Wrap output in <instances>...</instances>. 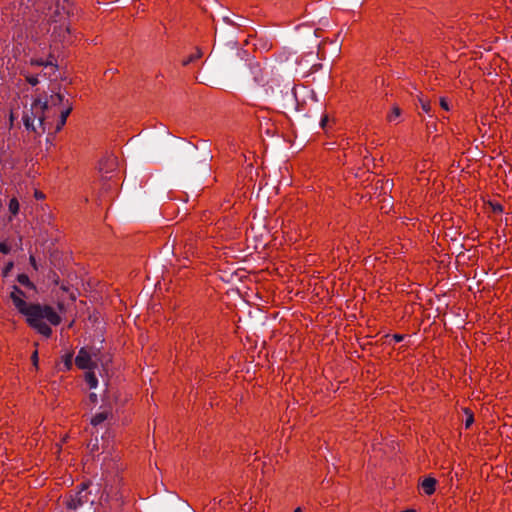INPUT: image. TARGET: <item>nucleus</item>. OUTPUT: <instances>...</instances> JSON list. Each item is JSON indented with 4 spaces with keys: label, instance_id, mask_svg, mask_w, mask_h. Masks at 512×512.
Instances as JSON below:
<instances>
[{
    "label": "nucleus",
    "instance_id": "obj_36",
    "mask_svg": "<svg viewBox=\"0 0 512 512\" xmlns=\"http://www.w3.org/2000/svg\"><path fill=\"white\" fill-rule=\"evenodd\" d=\"M224 21H226L229 24H232V22L228 18H224Z\"/></svg>",
    "mask_w": 512,
    "mask_h": 512
},
{
    "label": "nucleus",
    "instance_id": "obj_5",
    "mask_svg": "<svg viewBox=\"0 0 512 512\" xmlns=\"http://www.w3.org/2000/svg\"><path fill=\"white\" fill-rule=\"evenodd\" d=\"M99 350L92 349L91 352L87 350V348L82 347L75 358V364L79 369L83 370H93L96 368V361L93 360V357L96 360H100L98 358Z\"/></svg>",
    "mask_w": 512,
    "mask_h": 512
},
{
    "label": "nucleus",
    "instance_id": "obj_22",
    "mask_svg": "<svg viewBox=\"0 0 512 512\" xmlns=\"http://www.w3.org/2000/svg\"><path fill=\"white\" fill-rule=\"evenodd\" d=\"M14 267V262L9 261L2 270L3 277H7Z\"/></svg>",
    "mask_w": 512,
    "mask_h": 512
},
{
    "label": "nucleus",
    "instance_id": "obj_16",
    "mask_svg": "<svg viewBox=\"0 0 512 512\" xmlns=\"http://www.w3.org/2000/svg\"><path fill=\"white\" fill-rule=\"evenodd\" d=\"M115 165V159H107L100 163L99 172L104 173L108 172V169L112 168Z\"/></svg>",
    "mask_w": 512,
    "mask_h": 512
},
{
    "label": "nucleus",
    "instance_id": "obj_34",
    "mask_svg": "<svg viewBox=\"0 0 512 512\" xmlns=\"http://www.w3.org/2000/svg\"><path fill=\"white\" fill-rule=\"evenodd\" d=\"M35 196H36L37 198H43V194H42V193H40V192H36V193H35Z\"/></svg>",
    "mask_w": 512,
    "mask_h": 512
},
{
    "label": "nucleus",
    "instance_id": "obj_4",
    "mask_svg": "<svg viewBox=\"0 0 512 512\" xmlns=\"http://www.w3.org/2000/svg\"><path fill=\"white\" fill-rule=\"evenodd\" d=\"M182 152L185 156L189 157L193 162L200 164L205 173L209 172L208 161L212 159L210 152H204L200 156L198 148L194 144L188 142L183 148Z\"/></svg>",
    "mask_w": 512,
    "mask_h": 512
},
{
    "label": "nucleus",
    "instance_id": "obj_21",
    "mask_svg": "<svg viewBox=\"0 0 512 512\" xmlns=\"http://www.w3.org/2000/svg\"><path fill=\"white\" fill-rule=\"evenodd\" d=\"M26 78V81L32 85V86H36L38 83H39V80H38V75H31V74H28L25 76Z\"/></svg>",
    "mask_w": 512,
    "mask_h": 512
},
{
    "label": "nucleus",
    "instance_id": "obj_15",
    "mask_svg": "<svg viewBox=\"0 0 512 512\" xmlns=\"http://www.w3.org/2000/svg\"><path fill=\"white\" fill-rule=\"evenodd\" d=\"M64 364V370L69 371L73 366V352H69L62 358Z\"/></svg>",
    "mask_w": 512,
    "mask_h": 512
},
{
    "label": "nucleus",
    "instance_id": "obj_29",
    "mask_svg": "<svg viewBox=\"0 0 512 512\" xmlns=\"http://www.w3.org/2000/svg\"><path fill=\"white\" fill-rule=\"evenodd\" d=\"M327 122H328V117L327 116L322 117V119L320 121V126L324 129L327 125Z\"/></svg>",
    "mask_w": 512,
    "mask_h": 512
},
{
    "label": "nucleus",
    "instance_id": "obj_14",
    "mask_svg": "<svg viewBox=\"0 0 512 512\" xmlns=\"http://www.w3.org/2000/svg\"><path fill=\"white\" fill-rule=\"evenodd\" d=\"M17 281L28 289H35V285L30 281L29 277L26 274H19L17 276Z\"/></svg>",
    "mask_w": 512,
    "mask_h": 512
},
{
    "label": "nucleus",
    "instance_id": "obj_23",
    "mask_svg": "<svg viewBox=\"0 0 512 512\" xmlns=\"http://www.w3.org/2000/svg\"><path fill=\"white\" fill-rule=\"evenodd\" d=\"M11 251L10 245L5 242L0 243V252L3 254H9Z\"/></svg>",
    "mask_w": 512,
    "mask_h": 512
},
{
    "label": "nucleus",
    "instance_id": "obj_37",
    "mask_svg": "<svg viewBox=\"0 0 512 512\" xmlns=\"http://www.w3.org/2000/svg\"><path fill=\"white\" fill-rule=\"evenodd\" d=\"M497 210H502L501 206L494 208V211H497Z\"/></svg>",
    "mask_w": 512,
    "mask_h": 512
},
{
    "label": "nucleus",
    "instance_id": "obj_8",
    "mask_svg": "<svg viewBox=\"0 0 512 512\" xmlns=\"http://www.w3.org/2000/svg\"><path fill=\"white\" fill-rule=\"evenodd\" d=\"M111 415V407H105L103 411L96 413L92 417L91 424L96 427L107 420Z\"/></svg>",
    "mask_w": 512,
    "mask_h": 512
},
{
    "label": "nucleus",
    "instance_id": "obj_13",
    "mask_svg": "<svg viewBox=\"0 0 512 512\" xmlns=\"http://www.w3.org/2000/svg\"><path fill=\"white\" fill-rule=\"evenodd\" d=\"M31 64L36 65V66H43L44 70H47V69L55 70L56 69L55 64H53L51 61H44L43 59H32Z\"/></svg>",
    "mask_w": 512,
    "mask_h": 512
},
{
    "label": "nucleus",
    "instance_id": "obj_6",
    "mask_svg": "<svg viewBox=\"0 0 512 512\" xmlns=\"http://www.w3.org/2000/svg\"><path fill=\"white\" fill-rule=\"evenodd\" d=\"M88 485L86 483L81 484V490L77 493L76 497H72L67 502V508L70 510H76L81 507L84 503L88 501L87 493H83L87 489Z\"/></svg>",
    "mask_w": 512,
    "mask_h": 512
},
{
    "label": "nucleus",
    "instance_id": "obj_17",
    "mask_svg": "<svg viewBox=\"0 0 512 512\" xmlns=\"http://www.w3.org/2000/svg\"><path fill=\"white\" fill-rule=\"evenodd\" d=\"M22 120H23L24 126L27 130H31L34 132L37 131L36 126L34 124L35 120H30L28 116H23Z\"/></svg>",
    "mask_w": 512,
    "mask_h": 512
},
{
    "label": "nucleus",
    "instance_id": "obj_35",
    "mask_svg": "<svg viewBox=\"0 0 512 512\" xmlns=\"http://www.w3.org/2000/svg\"><path fill=\"white\" fill-rule=\"evenodd\" d=\"M294 512H302V509L300 507L296 508Z\"/></svg>",
    "mask_w": 512,
    "mask_h": 512
},
{
    "label": "nucleus",
    "instance_id": "obj_25",
    "mask_svg": "<svg viewBox=\"0 0 512 512\" xmlns=\"http://www.w3.org/2000/svg\"><path fill=\"white\" fill-rule=\"evenodd\" d=\"M466 413L468 414V416H467V419L465 421V427L469 428L472 425V423L474 421V418H473V415L471 413H468V411H466Z\"/></svg>",
    "mask_w": 512,
    "mask_h": 512
},
{
    "label": "nucleus",
    "instance_id": "obj_3",
    "mask_svg": "<svg viewBox=\"0 0 512 512\" xmlns=\"http://www.w3.org/2000/svg\"><path fill=\"white\" fill-rule=\"evenodd\" d=\"M49 103L42 101L40 98L34 100L31 108L24 112L23 116H28L30 120H38V125L44 132L49 124L48 115Z\"/></svg>",
    "mask_w": 512,
    "mask_h": 512
},
{
    "label": "nucleus",
    "instance_id": "obj_26",
    "mask_svg": "<svg viewBox=\"0 0 512 512\" xmlns=\"http://www.w3.org/2000/svg\"><path fill=\"white\" fill-rule=\"evenodd\" d=\"M31 360H32V363L33 365L38 368V352L37 350L33 352L32 356H31Z\"/></svg>",
    "mask_w": 512,
    "mask_h": 512
},
{
    "label": "nucleus",
    "instance_id": "obj_27",
    "mask_svg": "<svg viewBox=\"0 0 512 512\" xmlns=\"http://www.w3.org/2000/svg\"><path fill=\"white\" fill-rule=\"evenodd\" d=\"M421 102V107H422V110L426 113H429L430 111V104L426 101H423V100H420Z\"/></svg>",
    "mask_w": 512,
    "mask_h": 512
},
{
    "label": "nucleus",
    "instance_id": "obj_12",
    "mask_svg": "<svg viewBox=\"0 0 512 512\" xmlns=\"http://www.w3.org/2000/svg\"><path fill=\"white\" fill-rule=\"evenodd\" d=\"M85 380L91 389H95L98 386V379L93 370H88L85 374Z\"/></svg>",
    "mask_w": 512,
    "mask_h": 512
},
{
    "label": "nucleus",
    "instance_id": "obj_10",
    "mask_svg": "<svg viewBox=\"0 0 512 512\" xmlns=\"http://www.w3.org/2000/svg\"><path fill=\"white\" fill-rule=\"evenodd\" d=\"M436 484H437V480L435 478L429 476V477H426L421 482V487H422L423 491L425 492V494L432 495L435 492Z\"/></svg>",
    "mask_w": 512,
    "mask_h": 512
},
{
    "label": "nucleus",
    "instance_id": "obj_11",
    "mask_svg": "<svg viewBox=\"0 0 512 512\" xmlns=\"http://www.w3.org/2000/svg\"><path fill=\"white\" fill-rule=\"evenodd\" d=\"M71 111H72V105L67 102V107L64 110H62L60 113L59 121H58V123L56 125V129H55L56 132H59L62 129V127L65 125L67 117L69 116Z\"/></svg>",
    "mask_w": 512,
    "mask_h": 512
},
{
    "label": "nucleus",
    "instance_id": "obj_38",
    "mask_svg": "<svg viewBox=\"0 0 512 512\" xmlns=\"http://www.w3.org/2000/svg\"><path fill=\"white\" fill-rule=\"evenodd\" d=\"M497 210H502L501 206L494 208V211H497Z\"/></svg>",
    "mask_w": 512,
    "mask_h": 512
},
{
    "label": "nucleus",
    "instance_id": "obj_18",
    "mask_svg": "<svg viewBox=\"0 0 512 512\" xmlns=\"http://www.w3.org/2000/svg\"><path fill=\"white\" fill-rule=\"evenodd\" d=\"M9 211L12 215H16L19 211V202L16 198H12L9 201Z\"/></svg>",
    "mask_w": 512,
    "mask_h": 512
},
{
    "label": "nucleus",
    "instance_id": "obj_7",
    "mask_svg": "<svg viewBox=\"0 0 512 512\" xmlns=\"http://www.w3.org/2000/svg\"><path fill=\"white\" fill-rule=\"evenodd\" d=\"M69 1L63 0V3L61 4L58 0L56 3V9L54 11V14L52 15L53 22L61 21L64 17L69 16L70 10H69Z\"/></svg>",
    "mask_w": 512,
    "mask_h": 512
},
{
    "label": "nucleus",
    "instance_id": "obj_9",
    "mask_svg": "<svg viewBox=\"0 0 512 512\" xmlns=\"http://www.w3.org/2000/svg\"><path fill=\"white\" fill-rule=\"evenodd\" d=\"M46 101L49 103V111L46 112V114L48 115V119H49L50 117L55 115V113L52 112V108L56 107L58 105H61L64 101V97H63V95H61L59 93H55L50 96L49 100H46Z\"/></svg>",
    "mask_w": 512,
    "mask_h": 512
},
{
    "label": "nucleus",
    "instance_id": "obj_1",
    "mask_svg": "<svg viewBox=\"0 0 512 512\" xmlns=\"http://www.w3.org/2000/svg\"><path fill=\"white\" fill-rule=\"evenodd\" d=\"M240 77L250 74L255 83L262 86L266 95L272 97L283 108L295 107L297 103L295 85L289 75L284 74L282 64L261 68L259 63H241Z\"/></svg>",
    "mask_w": 512,
    "mask_h": 512
},
{
    "label": "nucleus",
    "instance_id": "obj_39",
    "mask_svg": "<svg viewBox=\"0 0 512 512\" xmlns=\"http://www.w3.org/2000/svg\"><path fill=\"white\" fill-rule=\"evenodd\" d=\"M403 512H415V511H414V510H412V509H408V510H405V511H403Z\"/></svg>",
    "mask_w": 512,
    "mask_h": 512
},
{
    "label": "nucleus",
    "instance_id": "obj_31",
    "mask_svg": "<svg viewBox=\"0 0 512 512\" xmlns=\"http://www.w3.org/2000/svg\"><path fill=\"white\" fill-rule=\"evenodd\" d=\"M393 338L396 342H401L404 339V335L395 334Z\"/></svg>",
    "mask_w": 512,
    "mask_h": 512
},
{
    "label": "nucleus",
    "instance_id": "obj_2",
    "mask_svg": "<svg viewBox=\"0 0 512 512\" xmlns=\"http://www.w3.org/2000/svg\"><path fill=\"white\" fill-rule=\"evenodd\" d=\"M23 297H26L25 293L17 285H13L10 298L14 306L26 317L29 326L36 329L43 336L50 337L52 329L43 320L57 326L61 323V316L51 306L39 303L28 304Z\"/></svg>",
    "mask_w": 512,
    "mask_h": 512
},
{
    "label": "nucleus",
    "instance_id": "obj_28",
    "mask_svg": "<svg viewBox=\"0 0 512 512\" xmlns=\"http://www.w3.org/2000/svg\"><path fill=\"white\" fill-rule=\"evenodd\" d=\"M440 106L444 109V110H449V105H448V102L446 101V99L444 98H441L440 99Z\"/></svg>",
    "mask_w": 512,
    "mask_h": 512
},
{
    "label": "nucleus",
    "instance_id": "obj_19",
    "mask_svg": "<svg viewBox=\"0 0 512 512\" xmlns=\"http://www.w3.org/2000/svg\"><path fill=\"white\" fill-rule=\"evenodd\" d=\"M201 55H202V52L198 49L195 54H192L187 59L183 60L182 64L184 66H187L188 64L192 63L196 59L200 58Z\"/></svg>",
    "mask_w": 512,
    "mask_h": 512
},
{
    "label": "nucleus",
    "instance_id": "obj_30",
    "mask_svg": "<svg viewBox=\"0 0 512 512\" xmlns=\"http://www.w3.org/2000/svg\"><path fill=\"white\" fill-rule=\"evenodd\" d=\"M89 399H90V401H91L92 403H96V402H97V399H98L97 394H96V393H90V394H89Z\"/></svg>",
    "mask_w": 512,
    "mask_h": 512
},
{
    "label": "nucleus",
    "instance_id": "obj_32",
    "mask_svg": "<svg viewBox=\"0 0 512 512\" xmlns=\"http://www.w3.org/2000/svg\"><path fill=\"white\" fill-rule=\"evenodd\" d=\"M95 441L96 442L92 445V448H91L92 451L98 448V439L96 438Z\"/></svg>",
    "mask_w": 512,
    "mask_h": 512
},
{
    "label": "nucleus",
    "instance_id": "obj_24",
    "mask_svg": "<svg viewBox=\"0 0 512 512\" xmlns=\"http://www.w3.org/2000/svg\"><path fill=\"white\" fill-rule=\"evenodd\" d=\"M57 68L55 70H50V69H47V70H44L42 71L41 75L45 78H48L50 80H53L52 78V75L56 72Z\"/></svg>",
    "mask_w": 512,
    "mask_h": 512
},
{
    "label": "nucleus",
    "instance_id": "obj_33",
    "mask_svg": "<svg viewBox=\"0 0 512 512\" xmlns=\"http://www.w3.org/2000/svg\"><path fill=\"white\" fill-rule=\"evenodd\" d=\"M30 262L34 266V268H36V262H35V258L33 256L30 257Z\"/></svg>",
    "mask_w": 512,
    "mask_h": 512
},
{
    "label": "nucleus",
    "instance_id": "obj_20",
    "mask_svg": "<svg viewBox=\"0 0 512 512\" xmlns=\"http://www.w3.org/2000/svg\"><path fill=\"white\" fill-rule=\"evenodd\" d=\"M401 115V110L398 106H394L392 108V111L391 113L388 115L387 119L388 121L392 122L394 121L396 118H398L399 116Z\"/></svg>",
    "mask_w": 512,
    "mask_h": 512
}]
</instances>
